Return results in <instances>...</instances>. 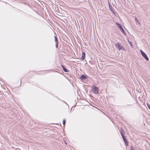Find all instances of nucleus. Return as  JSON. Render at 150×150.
Wrapping results in <instances>:
<instances>
[{
  "mask_svg": "<svg viewBox=\"0 0 150 150\" xmlns=\"http://www.w3.org/2000/svg\"><path fill=\"white\" fill-rule=\"evenodd\" d=\"M115 46L116 47H117L118 48L119 51L121 50H125L123 46L122 45H120V44L119 42H117L115 44Z\"/></svg>",
  "mask_w": 150,
  "mask_h": 150,
  "instance_id": "f257e3e1",
  "label": "nucleus"
},
{
  "mask_svg": "<svg viewBox=\"0 0 150 150\" xmlns=\"http://www.w3.org/2000/svg\"><path fill=\"white\" fill-rule=\"evenodd\" d=\"M116 24L117 25V26H118L119 28V29H120V30L121 31V32L123 33V34L124 35H126L125 33V32L124 30L123 29V28L122 27L121 25L119 23H118L117 22L116 23Z\"/></svg>",
  "mask_w": 150,
  "mask_h": 150,
  "instance_id": "f03ea898",
  "label": "nucleus"
},
{
  "mask_svg": "<svg viewBox=\"0 0 150 150\" xmlns=\"http://www.w3.org/2000/svg\"><path fill=\"white\" fill-rule=\"evenodd\" d=\"M140 51L142 56L146 61H148L149 60V59L146 54L142 50H140Z\"/></svg>",
  "mask_w": 150,
  "mask_h": 150,
  "instance_id": "7ed1b4c3",
  "label": "nucleus"
},
{
  "mask_svg": "<svg viewBox=\"0 0 150 150\" xmlns=\"http://www.w3.org/2000/svg\"><path fill=\"white\" fill-rule=\"evenodd\" d=\"M92 91L95 94H98V87L93 86L92 87Z\"/></svg>",
  "mask_w": 150,
  "mask_h": 150,
  "instance_id": "20e7f679",
  "label": "nucleus"
},
{
  "mask_svg": "<svg viewBox=\"0 0 150 150\" xmlns=\"http://www.w3.org/2000/svg\"><path fill=\"white\" fill-rule=\"evenodd\" d=\"M54 40L55 42V46L56 48H58V41L56 36H54Z\"/></svg>",
  "mask_w": 150,
  "mask_h": 150,
  "instance_id": "39448f33",
  "label": "nucleus"
},
{
  "mask_svg": "<svg viewBox=\"0 0 150 150\" xmlns=\"http://www.w3.org/2000/svg\"><path fill=\"white\" fill-rule=\"evenodd\" d=\"M87 76H85L84 75L82 74L80 76V79L82 80H85L87 79Z\"/></svg>",
  "mask_w": 150,
  "mask_h": 150,
  "instance_id": "423d86ee",
  "label": "nucleus"
},
{
  "mask_svg": "<svg viewBox=\"0 0 150 150\" xmlns=\"http://www.w3.org/2000/svg\"><path fill=\"white\" fill-rule=\"evenodd\" d=\"M85 57V54L84 52H83L81 54V59L83 60Z\"/></svg>",
  "mask_w": 150,
  "mask_h": 150,
  "instance_id": "0eeeda50",
  "label": "nucleus"
},
{
  "mask_svg": "<svg viewBox=\"0 0 150 150\" xmlns=\"http://www.w3.org/2000/svg\"><path fill=\"white\" fill-rule=\"evenodd\" d=\"M61 66L64 71L66 72H69V71L66 68H65L64 66L62 65H61Z\"/></svg>",
  "mask_w": 150,
  "mask_h": 150,
  "instance_id": "6e6552de",
  "label": "nucleus"
},
{
  "mask_svg": "<svg viewBox=\"0 0 150 150\" xmlns=\"http://www.w3.org/2000/svg\"><path fill=\"white\" fill-rule=\"evenodd\" d=\"M120 133L121 134V133H122V134H125V133L124 130L122 129H121V131H120Z\"/></svg>",
  "mask_w": 150,
  "mask_h": 150,
  "instance_id": "1a4fd4ad",
  "label": "nucleus"
},
{
  "mask_svg": "<svg viewBox=\"0 0 150 150\" xmlns=\"http://www.w3.org/2000/svg\"><path fill=\"white\" fill-rule=\"evenodd\" d=\"M135 21L137 22V23H138L139 25L140 24V23L139 22L138 19L137 18H135Z\"/></svg>",
  "mask_w": 150,
  "mask_h": 150,
  "instance_id": "9d476101",
  "label": "nucleus"
},
{
  "mask_svg": "<svg viewBox=\"0 0 150 150\" xmlns=\"http://www.w3.org/2000/svg\"><path fill=\"white\" fill-rule=\"evenodd\" d=\"M66 123V122H65V119H64L63 120V125H64Z\"/></svg>",
  "mask_w": 150,
  "mask_h": 150,
  "instance_id": "9b49d317",
  "label": "nucleus"
},
{
  "mask_svg": "<svg viewBox=\"0 0 150 150\" xmlns=\"http://www.w3.org/2000/svg\"><path fill=\"white\" fill-rule=\"evenodd\" d=\"M129 43L130 46H131V47H133V45H132L131 43V42H130L129 41Z\"/></svg>",
  "mask_w": 150,
  "mask_h": 150,
  "instance_id": "f8f14e48",
  "label": "nucleus"
},
{
  "mask_svg": "<svg viewBox=\"0 0 150 150\" xmlns=\"http://www.w3.org/2000/svg\"><path fill=\"white\" fill-rule=\"evenodd\" d=\"M130 150H134L132 146H131L130 147Z\"/></svg>",
  "mask_w": 150,
  "mask_h": 150,
  "instance_id": "ddd939ff",
  "label": "nucleus"
},
{
  "mask_svg": "<svg viewBox=\"0 0 150 150\" xmlns=\"http://www.w3.org/2000/svg\"><path fill=\"white\" fill-rule=\"evenodd\" d=\"M123 140L124 141V142L125 144L126 143H127L128 142L127 140V139L124 140Z\"/></svg>",
  "mask_w": 150,
  "mask_h": 150,
  "instance_id": "4468645a",
  "label": "nucleus"
},
{
  "mask_svg": "<svg viewBox=\"0 0 150 150\" xmlns=\"http://www.w3.org/2000/svg\"><path fill=\"white\" fill-rule=\"evenodd\" d=\"M147 105L148 108H149V109L150 110V105L148 103L147 104Z\"/></svg>",
  "mask_w": 150,
  "mask_h": 150,
  "instance_id": "2eb2a0df",
  "label": "nucleus"
},
{
  "mask_svg": "<svg viewBox=\"0 0 150 150\" xmlns=\"http://www.w3.org/2000/svg\"><path fill=\"white\" fill-rule=\"evenodd\" d=\"M122 138L123 140L126 139L125 136H123V137H122Z\"/></svg>",
  "mask_w": 150,
  "mask_h": 150,
  "instance_id": "dca6fc26",
  "label": "nucleus"
},
{
  "mask_svg": "<svg viewBox=\"0 0 150 150\" xmlns=\"http://www.w3.org/2000/svg\"><path fill=\"white\" fill-rule=\"evenodd\" d=\"M109 7H110V9L112 11V10H111V8H112V6L111 5H110V4H109Z\"/></svg>",
  "mask_w": 150,
  "mask_h": 150,
  "instance_id": "f3484780",
  "label": "nucleus"
},
{
  "mask_svg": "<svg viewBox=\"0 0 150 150\" xmlns=\"http://www.w3.org/2000/svg\"><path fill=\"white\" fill-rule=\"evenodd\" d=\"M125 144L127 146H128V142H127Z\"/></svg>",
  "mask_w": 150,
  "mask_h": 150,
  "instance_id": "a211bd4d",
  "label": "nucleus"
},
{
  "mask_svg": "<svg viewBox=\"0 0 150 150\" xmlns=\"http://www.w3.org/2000/svg\"><path fill=\"white\" fill-rule=\"evenodd\" d=\"M121 135L122 137H123V136H125L124 135V134L121 133Z\"/></svg>",
  "mask_w": 150,
  "mask_h": 150,
  "instance_id": "6ab92c4d",
  "label": "nucleus"
},
{
  "mask_svg": "<svg viewBox=\"0 0 150 150\" xmlns=\"http://www.w3.org/2000/svg\"><path fill=\"white\" fill-rule=\"evenodd\" d=\"M1 96H3V95H2V94H1Z\"/></svg>",
  "mask_w": 150,
  "mask_h": 150,
  "instance_id": "aec40b11",
  "label": "nucleus"
}]
</instances>
